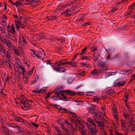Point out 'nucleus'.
<instances>
[{
	"label": "nucleus",
	"instance_id": "f257e3e1",
	"mask_svg": "<svg viewBox=\"0 0 135 135\" xmlns=\"http://www.w3.org/2000/svg\"><path fill=\"white\" fill-rule=\"evenodd\" d=\"M72 3L75 4L71 8L67 9V10L62 13V15H64L65 17H69L71 15V14L68 13L69 12L73 11L76 10V9H78L81 6L80 3L79 2H77L76 0L73 1Z\"/></svg>",
	"mask_w": 135,
	"mask_h": 135
},
{
	"label": "nucleus",
	"instance_id": "f03ea898",
	"mask_svg": "<svg viewBox=\"0 0 135 135\" xmlns=\"http://www.w3.org/2000/svg\"><path fill=\"white\" fill-rule=\"evenodd\" d=\"M88 121L93 126L96 127V123H97L98 126L100 129H103L104 128V125L103 123L102 122H99L98 121H93L91 118H88Z\"/></svg>",
	"mask_w": 135,
	"mask_h": 135
},
{
	"label": "nucleus",
	"instance_id": "7ed1b4c3",
	"mask_svg": "<svg viewBox=\"0 0 135 135\" xmlns=\"http://www.w3.org/2000/svg\"><path fill=\"white\" fill-rule=\"evenodd\" d=\"M14 53L15 55L20 57H21L22 55L24 59H25V56L24 51L21 47H20L19 49H18L17 48H15L14 49Z\"/></svg>",
	"mask_w": 135,
	"mask_h": 135
},
{
	"label": "nucleus",
	"instance_id": "20e7f679",
	"mask_svg": "<svg viewBox=\"0 0 135 135\" xmlns=\"http://www.w3.org/2000/svg\"><path fill=\"white\" fill-rule=\"evenodd\" d=\"M76 126L81 135H88L85 127L81 124V123H78Z\"/></svg>",
	"mask_w": 135,
	"mask_h": 135
},
{
	"label": "nucleus",
	"instance_id": "39448f33",
	"mask_svg": "<svg viewBox=\"0 0 135 135\" xmlns=\"http://www.w3.org/2000/svg\"><path fill=\"white\" fill-rule=\"evenodd\" d=\"M80 18L77 20L78 21V23H80V24H81V25L83 27L87 26L89 25L90 24V22H84V21L83 20L85 18L84 17L85 15L83 14H81L80 15Z\"/></svg>",
	"mask_w": 135,
	"mask_h": 135
},
{
	"label": "nucleus",
	"instance_id": "423d86ee",
	"mask_svg": "<svg viewBox=\"0 0 135 135\" xmlns=\"http://www.w3.org/2000/svg\"><path fill=\"white\" fill-rule=\"evenodd\" d=\"M65 93L66 94L71 96H74L76 94L80 95H84V92H75L74 91L70 90H65Z\"/></svg>",
	"mask_w": 135,
	"mask_h": 135
},
{
	"label": "nucleus",
	"instance_id": "0eeeda50",
	"mask_svg": "<svg viewBox=\"0 0 135 135\" xmlns=\"http://www.w3.org/2000/svg\"><path fill=\"white\" fill-rule=\"evenodd\" d=\"M69 113L70 115L73 118V119H72V121L75 123V125H76L78 123H81L80 118L79 116H77L74 113L70 112Z\"/></svg>",
	"mask_w": 135,
	"mask_h": 135
},
{
	"label": "nucleus",
	"instance_id": "6e6552de",
	"mask_svg": "<svg viewBox=\"0 0 135 135\" xmlns=\"http://www.w3.org/2000/svg\"><path fill=\"white\" fill-rule=\"evenodd\" d=\"M0 54L3 57H6L9 59L10 57V54L8 51H6L3 47L0 48Z\"/></svg>",
	"mask_w": 135,
	"mask_h": 135
},
{
	"label": "nucleus",
	"instance_id": "1a4fd4ad",
	"mask_svg": "<svg viewBox=\"0 0 135 135\" xmlns=\"http://www.w3.org/2000/svg\"><path fill=\"white\" fill-rule=\"evenodd\" d=\"M87 126L89 129V131L91 132V135H98V130L96 129L95 127H92L91 125L88 123L86 124Z\"/></svg>",
	"mask_w": 135,
	"mask_h": 135
},
{
	"label": "nucleus",
	"instance_id": "9d476101",
	"mask_svg": "<svg viewBox=\"0 0 135 135\" xmlns=\"http://www.w3.org/2000/svg\"><path fill=\"white\" fill-rule=\"evenodd\" d=\"M19 44L22 46H25L26 45V38L22 35H20L19 37Z\"/></svg>",
	"mask_w": 135,
	"mask_h": 135
},
{
	"label": "nucleus",
	"instance_id": "9b49d317",
	"mask_svg": "<svg viewBox=\"0 0 135 135\" xmlns=\"http://www.w3.org/2000/svg\"><path fill=\"white\" fill-rule=\"evenodd\" d=\"M36 57L37 58L43 60L45 56V53L44 51H43L42 52L40 51H36L35 53Z\"/></svg>",
	"mask_w": 135,
	"mask_h": 135
},
{
	"label": "nucleus",
	"instance_id": "f8f14e48",
	"mask_svg": "<svg viewBox=\"0 0 135 135\" xmlns=\"http://www.w3.org/2000/svg\"><path fill=\"white\" fill-rule=\"evenodd\" d=\"M2 132L4 134H5V135L8 134H11L13 135V132L9 130L6 127L2 126Z\"/></svg>",
	"mask_w": 135,
	"mask_h": 135
},
{
	"label": "nucleus",
	"instance_id": "ddd939ff",
	"mask_svg": "<svg viewBox=\"0 0 135 135\" xmlns=\"http://www.w3.org/2000/svg\"><path fill=\"white\" fill-rule=\"evenodd\" d=\"M64 87L62 86H58L55 89V94L56 95H59L60 93H65V90H63Z\"/></svg>",
	"mask_w": 135,
	"mask_h": 135
},
{
	"label": "nucleus",
	"instance_id": "4468645a",
	"mask_svg": "<svg viewBox=\"0 0 135 135\" xmlns=\"http://www.w3.org/2000/svg\"><path fill=\"white\" fill-rule=\"evenodd\" d=\"M7 31L11 33L15 34L16 33V31L14 28V26L12 24L11 26L8 25L7 26Z\"/></svg>",
	"mask_w": 135,
	"mask_h": 135
},
{
	"label": "nucleus",
	"instance_id": "2eb2a0df",
	"mask_svg": "<svg viewBox=\"0 0 135 135\" xmlns=\"http://www.w3.org/2000/svg\"><path fill=\"white\" fill-rule=\"evenodd\" d=\"M67 63L66 60L65 59H61L57 62L55 63V65L56 66H58L61 65H66Z\"/></svg>",
	"mask_w": 135,
	"mask_h": 135
},
{
	"label": "nucleus",
	"instance_id": "dca6fc26",
	"mask_svg": "<svg viewBox=\"0 0 135 135\" xmlns=\"http://www.w3.org/2000/svg\"><path fill=\"white\" fill-rule=\"evenodd\" d=\"M17 23L18 25H19V26L18 25L16 24L17 30L18 29L19 30V27L23 29H24L25 28V25L22 22H21L19 20L17 21Z\"/></svg>",
	"mask_w": 135,
	"mask_h": 135
},
{
	"label": "nucleus",
	"instance_id": "f3484780",
	"mask_svg": "<svg viewBox=\"0 0 135 135\" xmlns=\"http://www.w3.org/2000/svg\"><path fill=\"white\" fill-rule=\"evenodd\" d=\"M22 104L23 105L22 106V109L25 110H27L31 108V107L30 105H29V104H28L27 103H23Z\"/></svg>",
	"mask_w": 135,
	"mask_h": 135
},
{
	"label": "nucleus",
	"instance_id": "a211bd4d",
	"mask_svg": "<svg viewBox=\"0 0 135 135\" xmlns=\"http://www.w3.org/2000/svg\"><path fill=\"white\" fill-rule=\"evenodd\" d=\"M96 107V106H94L90 107L88 109V111H89V113L91 114H94L95 116L97 117V114L96 112L94 111L95 110Z\"/></svg>",
	"mask_w": 135,
	"mask_h": 135
},
{
	"label": "nucleus",
	"instance_id": "6ab92c4d",
	"mask_svg": "<svg viewBox=\"0 0 135 135\" xmlns=\"http://www.w3.org/2000/svg\"><path fill=\"white\" fill-rule=\"evenodd\" d=\"M25 67V66L24 65H22L19 67V68L21 71V73L23 76L26 75V70Z\"/></svg>",
	"mask_w": 135,
	"mask_h": 135
},
{
	"label": "nucleus",
	"instance_id": "aec40b11",
	"mask_svg": "<svg viewBox=\"0 0 135 135\" xmlns=\"http://www.w3.org/2000/svg\"><path fill=\"white\" fill-rule=\"evenodd\" d=\"M126 82L124 81H119L118 82H115L114 86L115 87L121 86L124 85Z\"/></svg>",
	"mask_w": 135,
	"mask_h": 135
},
{
	"label": "nucleus",
	"instance_id": "412c9836",
	"mask_svg": "<svg viewBox=\"0 0 135 135\" xmlns=\"http://www.w3.org/2000/svg\"><path fill=\"white\" fill-rule=\"evenodd\" d=\"M3 44H6L7 46L8 47H11L12 46V43L9 40H7L5 39V40L2 43Z\"/></svg>",
	"mask_w": 135,
	"mask_h": 135
},
{
	"label": "nucleus",
	"instance_id": "4be33fe9",
	"mask_svg": "<svg viewBox=\"0 0 135 135\" xmlns=\"http://www.w3.org/2000/svg\"><path fill=\"white\" fill-rule=\"evenodd\" d=\"M13 118L15 121L20 122H22L24 119L19 117L13 114L12 115Z\"/></svg>",
	"mask_w": 135,
	"mask_h": 135
},
{
	"label": "nucleus",
	"instance_id": "5701e85b",
	"mask_svg": "<svg viewBox=\"0 0 135 135\" xmlns=\"http://www.w3.org/2000/svg\"><path fill=\"white\" fill-rule=\"evenodd\" d=\"M0 31L3 34H6V29L2 24H0Z\"/></svg>",
	"mask_w": 135,
	"mask_h": 135
},
{
	"label": "nucleus",
	"instance_id": "b1692460",
	"mask_svg": "<svg viewBox=\"0 0 135 135\" xmlns=\"http://www.w3.org/2000/svg\"><path fill=\"white\" fill-rule=\"evenodd\" d=\"M5 63H6V65L9 67L10 69L11 70H12L13 69V63L12 62H11L10 61V60H7V61H6Z\"/></svg>",
	"mask_w": 135,
	"mask_h": 135
},
{
	"label": "nucleus",
	"instance_id": "393cba45",
	"mask_svg": "<svg viewBox=\"0 0 135 135\" xmlns=\"http://www.w3.org/2000/svg\"><path fill=\"white\" fill-rule=\"evenodd\" d=\"M65 120L61 118H59L57 120L58 123L59 124L60 126H64L65 124Z\"/></svg>",
	"mask_w": 135,
	"mask_h": 135
},
{
	"label": "nucleus",
	"instance_id": "a878e982",
	"mask_svg": "<svg viewBox=\"0 0 135 135\" xmlns=\"http://www.w3.org/2000/svg\"><path fill=\"white\" fill-rule=\"evenodd\" d=\"M123 114L124 115V118L126 119V120L127 121L128 120V119L130 118V117H129V115L128 113L127 112H123Z\"/></svg>",
	"mask_w": 135,
	"mask_h": 135
},
{
	"label": "nucleus",
	"instance_id": "bb28decb",
	"mask_svg": "<svg viewBox=\"0 0 135 135\" xmlns=\"http://www.w3.org/2000/svg\"><path fill=\"white\" fill-rule=\"evenodd\" d=\"M127 121L128 123H130V124L132 125H133V124H135V120L134 118L133 117H130V118L128 119Z\"/></svg>",
	"mask_w": 135,
	"mask_h": 135
},
{
	"label": "nucleus",
	"instance_id": "cd10ccee",
	"mask_svg": "<svg viewBox=\"0 0 135 135\" xmlns=\"http://www.w3.org/2000/svg\"><path fill=\"white\" fill-rule=\"evenodd\" d=\"M65 123H66L69 126H71L72 128H73V126L72 125L73 122L70 120L69 119H68L67 120H65Z\"/></svg>",
	"mask_w": 135,
	"mask_h": 135
},
{
	"label": "nucleus",
	"instance_id": "c85d7f7f",
	"mask_svg": "<svg viewBox=\"0 0 135 135\" xmlns=\"http://www.w3.org/2000/svg\"><path fill=\"white\" fill-rule=\"evenodd\" d=\"M15 64L16 65V66L17 67H20V66H21L20 64V61L19 59L17 58H15Z\"/></svg>",
	"mask_w": 135,
	"mask_h": 135
},
{
	"label": "nucleus",
	"instance_id": "c756f323",
	"mask_svg": "<svg viewBox=\"0 0 135 135\" xmlns=\"http://www.w3.org/2000/svg\"><path fill=\"white\" fill-rule=\"evenodd\" d=\"M47 39L49 40H50L51 41H60V39L59 38H56L54 36H51L50 38H48Z\"/></svg>",
	"mask_w": 135,
	"mask_h": 135
},
{
	"label": "nucleus",
	"instance_id": "7c9ffc66",
	"mask_svg": "<svg viewBox=\"0 0 135 135\" xmlns=\"http://www.w3.org/2000/svg\"><path fill=\"white\" fill-rule=\"evenodd\" d=\"M111 107H112V110L113 112L112 113H115L117 112V108L116 106L114 104H112L111 105Z\"/></svg>",
	"mask_w": 135,
	"mask_h": 135
},
{
	"label": "nucleus",
	"instance_id": "2f4dec72",
	"mask_svg": "<svg viewBox=\"0 0 135 135\" xmlns=\"http://www.w3.org/2000/svg\"><path fill=\"white\" fill-rule=\"evenodd\" d=\"M129 94L128 93H125L124 95V102H127L129 99Z\"/></svg>",
	"mask_w": 135,
	"mask_h": 135
},
{
	"label": "nucleus",
	"instance_id": "473e14b6",
	"mask_svg": "<svg viewBox=\"0 0 135 135\" xmlns=\"http://www.w3.org/2000/svg\"><path fill=\"white\" fill-rule=\"evenodd\" d=\"M113 117L115 120V122H117L118 120L117 112L112 113Z\"/></svg>",
	"mask_w": 135,
	"mask_h": 135
},
{
	"label": "nucleus",
	"instance_id": "72a5a7b5",
	"mask_svg": "<svg viewBox=\"0 0 135 135\" xmlns=\"http://www.w3.org/2000/svg\"><path fill=\"white\" fill-rule=\"evenodd\" d=\"M28 77L26 76V75L23 76L22 79L24 83L25 84H27L28 83Z\"/></svg>",
	"mask_w": 135,
	"mask_h": 135
},
{
	"label": "nucleus",
	"instance_id": "f704fd0d",
	"mask_svg": "<svg viewBox=\"0 0 135 135\" xmlns=\"http://www.w3.org/2000/svg\"><path fill=\"white\" fill-rule=\"evenodd\" d=\"M101 72H102V70L103 71H106L109 69V67L105 65L104 64L103 65L102 67L101 68Z\"/></svg>",
	"mask_w": 135,
	"mask_h": 135
},
{
	"label": "nucleus",
	"instance_id": "c9c22d12",
	"mask_svg": "<svg viewBox=\"0 0 135 135\" xmlns=\"http://www.w3.org/2000/svg\"><path fill=\"white\" fill-rule=\"evenodd\" d=\"M67 63L66 64V65L69 64V65L71 66L76 67L77 65L76 63L72 61H70V62H67Z\"/></svg>",
	"mask_w": 135,
	"mask_h": 135
},
{
	"label": "nucleus",
	"instance_id": "e433bc0d",
	"mask_svg": "<svg viewBox=\"0 0 135 135\" xmlns=\"http://www.w3.org/2000/svg\"><path fill=\"white\" fill-rule=\"evenodd\" d=\"M47 19L48 20H55L57 17L54 15H51L49 16H48L46 17Z\"/></svg>",
	"mask_w": 135,
	"mask_h": 135
},
{
	"label": "nucleus",
	"instance_id": "4c0bfd02",
	"mask_svg": "<svg viewBox=\"0 0 135 135\" xmlns=\"http://www.w3.org/2000/svg\"><path fill=\"white\" fill-rule=\"evenodd\" d=\"M59 111L60 112L62 113H68V111L65 108H60L59 109Z\"/></svg>",
	"mask_w": 135,
	"mask_h": 135
},
{
	"label": "nucleus",
	"instance_id": "58836bf2",
	"mask_svg": "<svg viewBox=\"0 0 135 135\" xmlns=\"http://www.w3.org/2000/svg\"><path fill=\"white\" fill-rule=\"evenodd\" d=\"M87 49V48L86 47H85L84 49H83L80 54H79L78 53L75 56V57H76V56L78 55H79L80 56L83 55V54L85 53V51Z\"/></svg>",
	"mask_w": 135,
	"mask_h": 135
},
{
	"label": "nucleus",
	"instance_id": "ea45409f",
	"mask_svg": "<svg viewBox=\"0 0 135 135\" xmlns=\"http://www.w3.org/2000/svg\"><path fill=\"white\" fill-rule=\"evenodd\" d=\"M36 50L34 51L32 49L30 50V54L31 56L33 57H36L35 53H36Z\"/></svg>",
	"mask_w": 135,
	"mask_h": 135
},
{
	"label": "nucleus",
	"instance_id": "a19ab883",
	"mask_svg": "<svg viewBox=\"0 0 135 135\" xmlns=\"http://www.w3.org/2000/svg\"><path fill=\"white\" fill-rule=\"evenodd\" d=\"M4 89L3 88L2 86H0V94L1 95L3 96H5L6 95V94L4 93H3V90Z\"/></svg>",
	"mask_w": 135,
	"mask_h": 135
},
{
	"label": "nucleus",
	"instance_id": "79ce46f5",
	"mask_svg": "<svg viewBox=\"0 0 135 135\" xmlns=\"http://www.w3.org/2000/svg\"><path fill=\"white\" fill-rule=\"evenodd\" d=\"M23 125L27 127H30V124L29 123L26 121L25 120H24L22 122Z\"/></svg>",
	"mask_w": 135,
	"mask_h": 135
},
{
	"label": "nucleus",
	"instance_id": "37998d69",
	"mask_svg": "<svg viewBox=\"0 0 135 135\" xmlns=\"http://www.w3.org/2000/svg\"><path fill=\"white\" fill-rule=\"evenodd\" d=\"M80 64L83 66H85L86 67H90V64H87L86 62H82L80 63Z\"/></svg>",
	"mask_w": 135,
	"mask_h": 135
},
{
	"label": "nucleus",
	"instance_id": "c03bdc74",
	"mask_svg": "<svg viewBox=\"0 0 135 135\" xmlns=\"http://www.w3.org/2000/svg\"><path fill=\"white\" fill-rule=\"evenodd\" d=\"M99 73V71L97 69H95L94 70L92 71L91 72V74H94L96 75H98Z\"/></svg>",
	"mask_w": 135,
	"mask_h": 135
},
{
	"label": "nucleus",
	"instance_id": "a18cd8bd",
	"mask_svg": "<svg viewBox=\"0 0 135 135\" xmlns=\"http://www.w3.org/2000/svg\"><path fill=\"white\" fill-rule=\"evenodd\" d=\"M114 90L112 89H109L106 91V93L107 94L110 95L111 94H112L114 93Z\"/></svg>",
	"mask_w": 135,
	"mask_h": 135
},
{
	"label": "nucleus",
	"instance_id": "49530a36",
	"mask_svg": "<svg viewBox=\"0 0 135 135\" xmlns=\"http://www.w3.org/2000/svg\"><path fill=\"white\" fill-rule=\"evenodd\" d=\"M33 72V69H32V70L29 71L27 72V74H26V76L28 77L30 76L31 75Z\"/></svg>",
	"mask_w": 135,
	"mask_h": 135
},
{
	"label": "nucleus",
	"instance_id": "de8ad7c7",
	"mask_svg": "<svg viewBox=\"0 0 135 135\" xmlns=\"http://www.w3.org/2000/svg\"><path fill=\"white\" fill-rule=\"evenodd\" d=\"M12 127L14 128H17V129H19L20 131V127L17 124H15L14 123H12Z\"/></svg>",
	"mask_w": 135,
	"mask_h": 135
},
{
	"label": "nucleus",
	"instance_id": "09e8293b",
	"mask_svg": "<svg viewBox=\"0 0 135 135\" xmlns=\"http://www.w3.org/2000/svg\"><path fill=\"white\" fill-rule=\"evenodd\" d=\"M119 73H120L121 74L127 75V70H122L120 71Z\"/></svg>",
	"mask_w": 135,
	"mask_h": 135
},
{
	"label": "nucleus",
	"instance_id": "8fccbe9b",
	"mask_svg": "<svg viewBox=\"0 0 135 135\" xmlns=\"http://www.w3.org/2000/svg\"><path fill=\"white\" fill-rule=\"evenodd\" d=\"M5 38L4 36L2 35L1 33L0 32V41L2 43L4 40H5Z\"/></svg>",
	"mask_w": 135,
	"mask_h": 135
},
{
	"label": "nucleus",
	"instance_id": "3c124183",
	"mask_svg": "<svg viewBox=\"0 0 135 135\" xmlns=\"http://www.w3.org/2000/svg\"><path fill=\"white\" fill-rule=\"evenodd\" d=\"M81 58L82 60H85L87 61L90 60V59L89 58H88L87 56L85 55L82 56L81 57Z\"/></svg>",
	"mask_w": 135,
	"mask_h": 135
},
{
	"label": "nucleus",
	"instance_id": "603ef678",
	"mask_svg": "<svg viewBox=\"0 0 135 135\" xmlns=\"http://www.w3.org/2000/svg\"><path fill=\"white\" fill-rule=\"evenodd\" d=\"M55 129L58 134L61 135V130L59 128L57 127H56Z\"/></svg>",
	"mask_w": 135,
	"mask_h": 135
},
{
	"label": "nucleus",
	"instance_id": "864d4df0",
	"mask_svg": "<svg viewBox=\"0 0 135 135\" xmlns=\"http://www.w3.org/2000/svg\"><path fill=\"white\" fill-rule=\"evenodd\" d=\"M60 100L66 101H69V99L66 97V96H63L60 98Z\"/></svg>",
	"mask_w": 135,
	"mask_h": 135
},
{
	"label": "nucleus",
	"instance_id": "5fc2aeb1",
	"mask_svg": "<svg viewBox=\"0 0 135 135\" xmlns=\"http://www.w3.org/2000/svg\"><path fill=\"white\" fill-rule=\"evenodd\" d=\"M58 70L59 72H64L66 70V68H59Z\"/></svg>",
	"mask_w": 135,
	"mask_h": 135
},
{
	"label": "nucleus",
	"instance_id": "6e6d98bb",
	"mask_svg": "<svg viewBox=\"0 0 135 135\" xmlns=\"http://www.w3.org/2000/svg\"><path fill=\"white\" fill-rule=\"evenodd\" d=\"M91 51L92 52H93L94 51H99V50H97V47L95 46H92L91 47Z\"/></svg>",
	"mask_w": 135,
	"mask_h": 135
},
{
	"label": "nucleus",
	"instance_id": "4d7b16f0",
	"mask_svg": "<svg viewBox=\"0 0 135 135\" xmlns=\"http://www.w3.org/2000/svg\"><path fill=\"white\" fill-rule=\"evenodd\" d=\"M135 6V2L132 4L131 5L129 6L128 7L129 10H131L132 11V10L133 9L134 7Z\"/></svg>",
	"mask_w": 135,
	"mask_h": 135
},
{
	"label": "nucleus",
	"instance_id": "13d9d810",
	"mask_svg": "<svg viewBox=\"0 0 135 135\" xmlns=\"http://www.w3.org/2000/svg\"><path fill=\"white\" fill-rule=\"evenodd\" d=\"M79 75H81L82 76H84L85 75V72L84 71L81 70L80 73H79Z\"/></svg>",
	"mask_w": 135,
	"mask_h": 135
},
{
	"label": "nucleus",
	"instance_id": "bf43d9fd",
	"mask_svg": "<svg viewBox=\"0 0 135 135\" xmlns=\"http://www.w3.org/2000/svg\"><path fill=\"white\" fill-rule=\"evenodd\" d=\"M132 12V11L131 10H129L128 9V11L125 14V15L126 16H129V15L131 14Z\"/></svg>",
	"mask_w": 135,
	"mask_h": 135
},
{
	"label": "nucleus",
	"instance_id": "052dcab7",
	"mask_svg": "<svg viewBox=\"0 0 135 135\" xmlns=\"http://www.w3.org/2000/svg\"><path fill=\"white\" fill-rule=\"evenodd\" d=\"M11 40L15 42V43H17L18 41L17 39L15 36H12Z\"/></svg>",
	"mask_w": 135,
	"mask_h": 135
},
{
	"label": "nucleus",
	"instance_id": "680f3d73",
	"mask_svg": "<svg viewBox=\"0 0 135 135\" xmlns=\"http://www.w3.org/2000/svg\"><path fill=\"white\" fill-rule=\"evenodd\" d=\"M99 57L96 55H94L93 54V56L92 57L93 60L94 61H96L98 59Z\"/></svg>",
	"mask_w": 135,
	"mask_h": 135
},
{
	"label": "nucleus",
	"instance_id": "e2e57ef3",
	"mask_svg": "<svg viewBox=\"0 0 135 135\" xmlns=\"http://www.w3.org/2000/svg\"><path fill=\"white\" fill-rule=\"evenodd\" d=\"M127 75L131 74L133 72V70L130 69L127 70Z\"/></svg>",
	"mask_w": 135,
	"mask_h": 135
},
{
	"label": "nucleus",
	"instance_id": "0e129e2a",
	"mask_svg": "<svg viewBox=\"0 0 135 135\" xmlns=\"http://www.w3.org/2000/svg\"><path fill=\"white\" fill-rule=\"evenodd\" d=\"M52 93H46L45 95V97L47 99L49 98L50 97V96L51 95V94Z\"/></svg>",
	"mask_w": 135,
	"mask_h": 135
},
{
	"label": "nucleus",
	"instance_id": "69168bd1",
	"mask_svg": "<svg viewBox=\"0 0 135 135\" xmlns=\"http://www.w3.org/2000/svg\"><path fill=\"white\" fill-rule=\"evenodd\" d=\"M22 4L21 2L19 1L17 2H16L14 3V5H15L16 6H18L20 5H21Z\"/></svg>",
	"mask_w": 135,
	"mask_h": 135
},
{
	"label": "nucleus",
	"instance_id": "338daca9",
	"mask_svg": "<svg viewBox=\"0 0 135 135\" xmlns=\"http://www.w3.org/2000/svg\"><path fill=\"white\" fill-rule=\"evenodd\" d=\"M108 131L110 135H114L113 132V129H109L108 130Z\"/></svg>",
	"mask_w": 135,
	"mask_h": 135
},
{
	"label": "nucleus",
	"instance_id": "774afa93",
	"mask_svg": "<svg viewBox=\"0 0 135 135\" xmlns=\"http://www.w3.org/2000/svg\"><path fill=\"white\" fill-rule=\"evenodd\" d=\"M46 87H43L40 90H39L40 92H44L46 90Z\"/></svg>",
	"mask_w": 135,
	"mask_h": 135
}]
</instances>
